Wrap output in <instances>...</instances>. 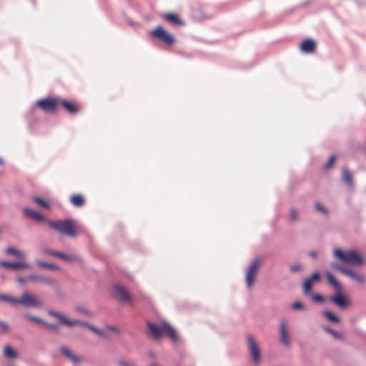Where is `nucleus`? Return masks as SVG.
<instances>
[{
	"label": "nucleus",
	"instance_id": "nucleus-1",
	"mask_svg": "<svg viewBox=\"0 0 366 366\" xmlns=\"http://www.w3.org/2000/svg\"><path fill=\"white\" fill-rule=\"evenodd\" d=\"M46 223L51 229L69 237H76L78 234V226L74 219L48 220Z\"/></svg>",
	"mask_w": 366,
	"mask_h": 366
},
{
	"label": "nucleus",
	"instance_id": "nucleus-2",
	"mask_svg": "<svg viewBox=\"0 0 366 366\" xmlns=\"http://www.w3.org/2000/svg\"><path fill=\"white\" fill-rule=\"evenodd\" d=\"M48 314L50 316L55 317L59 321V322L60 324L66 325L68 327L71 328L75 325H83V326L87 327L92 332L97 334L98 336H99L101 337H105L104 333L101 330H99L94 326H93L87 322H81L78 320H70V319L67 318L66 317L62 315L61 314L54 312V311H52V310L48 311Z\"/></svg>",
	"mask_w": 366,
	"mask_h": 366
},
{
	"label": "nucleus",
	"instance_id": "nucleus-3",
	"mask_svg": "<svg viewBox=\"0 0 366 366\" xmlns=\"http://www.w3.org/2000/svg\"><path fill=\"white\" fill-rule=\"evenodd\" d=\"M148 330L154 338H159L162 335L169 337L172 340L176 341L178 339L176 331L169 324L162 322L161 324H155L149 322L147 324Z\"/></svg>",
	"mask_w": 366,
	"mask_h": 366
},
{
	"label": "nucleus",
	"instance_id": "nucleus-4",
	"mask_svg": "<svg viewBox=\"0 0 366 366\" xmlns=\"http://www.w3.org/2000/svg\"><path fill=\"white\" fill-rule=\"evenodd\" d=\"M334 255L345 263L354 265L364 264V259L362 255L355 250L342 251L337 248L334 250Z\"/></svg>",
	"mask_w": 366,
	"mask_h": 366
},
{
	"label": "nucleus",
	"instance_id": "nucleus-5",
	"mask_svg": "<svg viewBox=\"0 0 366 366\" xmlns=\"http://www.w3.org/2000/svg\"><path fill=\"white\" fill-rule=\"evenodd\" d=\"M59 102L57 98L47 97L39 99L36 105L43 112L55 114L59 107Z\"/></svg>",
	"mask_w": 366,
	"mask_h": 366
},
{
	"label": "nucleus",
	"instance_id": "nucleus-6",
	"mask_svg": "<svg viewBox=\"0 0 366 366\" xmlns=\"http://www.w3.org/2000/svg\"><path fill=\"white\" fill-rule=\"evenodd\" d=\"M40 307L43 305L42 302L36 296L29 292H24L20 298H16V306Z\"/></svg>",
	"mask_w": 366,
	"mask_h": 366
},
{
	"label": "nucleus",
	"instance_id": "nucleus-7",
	"mask_svg": "<svg viewBox=\"0 0 366 366\" xmlns=\"http://www.w3.org/2000/svg\"><path fill=\"white\" fill-rule=\"evenodd\" d=\"M260 264L261 259L259 258L255 259L247 271L245 280L248 289L252 287L254 282Z\"/></svg>",
	"mask_w": 366,
	"mask_h": 366
},
{
	"label": "nucleus",
	"instance_id": "nucleus-8",
	"mask_svg": "<svg viewBox=\"0 0 366 366\" xmlns=\"http://www.w3.org/2000/svg\"><path fill=\"white\" fill-rule=\"evenodd\" d=\"M247 345L252 362L256 365L259 364L261 361L260 350L254 338L250 335L247 336Z\"/></svg>",
	"mask_w": 366,
	"mask_h": 366
},
{
	"label": "nucleus",
	"instance_id": "nucleus-9",
	"mask_svg": "<svg viewBox=\"0 0 366 366\" xmlns=\"http://www.w3.org/2000/svg\"><path fill=\"white\" fill-rule=\"evenodd\" d=\"M150 34L157 38L167 44H172L174 42V38L162 26H157L155 29L150 31Z\"/></svg>",
	"mask_w": 366,
	"mask_h": 366
},
{
	"label": "nucleus",
	"instance_id": "nucleus-10",
	"mask_svg": "<svg viewBox=\"0 0 366 366\" xmlns=\"http://www.w3.org/2000/svg\"><path fill=\"white\" fill-rule=\"evenodd\" d=\"M61 106L64 110L71 115H76L81 110V105L78 102L66 99H60L59 107Z\"/></svg>",
	"mask_w": 366,
	"mask_h": 366
},
{
	"label": "nucleus",
	"instance_id": "nucleus-11",
	"mask_svg": "<svg viewBox=\"0 0 366 366\" xmlns=\"http://www.w3.org/2000/svg\"><path fill=\"white\" fill-rule=\"evenodd\" d=\"M114 291L119 301L127 303L131 302L132 297L124 287L121 285H115Z\"/></svg>",
	"mask_w": 366,
	"mask_h": 366
},
{
	"label": "nucleus",
	"instance_id": "nucleus-12",
	"mask_svg": "<svg viewBox=\"0 0 366 366\" xmlns=\"http://www.w3.org/2000/svg\"><path fill=\"white\" fill-rule=\"evenodd\" d=\"M330 301L340 309H345L350 305L349 300L341 291L337 292L336 295L330 297Z\"/></svg>",
	"mask_w": 366,
	"mask_h": 366
},
{
	"label": "nucleus",
	"instance_id": "nucleus-13",
	"mask_svg": "<svg viewBox=\"0 0 366 366\" xmlns=\"http://www.w3.org/2000/svg\"><path fill=\"white\" fill-rule=\"evenodd\" d=\"M24 214L33 220L41 222H46L48 221V219H46V217L39 213L37 211L33 210L30 208H24L23 210Z\"/></svg>",
	"mask_w": 366,
	"mask_h": 366
},
{
	"label": "nucleus",
	"instance_id": "nucleus-14",
	"mask_svg": "<svg viewBox=\"0 0 366 366\" xmlns=\"http://www.w3.org/2000/svg\"><path fill=\"white\" fill-rule=\"evenodd\" d=\"M60 352L63 355L69 359L74 363H80L83 362L82 357L74 354L72 351L66 347H61Z\"/></svg>",
	"mask_w": 366,
	"mask_h": 366
},
{
	"label": "nucleus",
	"instance_id": "nucleus-15",
	"mask_svg": "<svg viewBox=\"0 0 366 366\" xmlns=\"http://www.w3.org/2000/svg\"><path fill=\"white\" fill-rule=\"evenodd\" d=\"M0 265L4 267L13 269H29L30 267L29 265L24 262H6V261H1Z\"/></svg>",
	"mask_w": 366,
	"mask_h": 366
},
{
	"label": "nucleus",
	"instance_id": "nucleus-16",
	"mask_svg": "<svg viewBox=\"0 0 366 366\" xmlns=\"http://www.w3.org/2000/svg\"><path fill=\"white\" fill-rule=\"evenodd\" d=\"M316 48V43L312 39L304 40L300 44V49L303 53H312Z\"/></svg>",
	"mask_w": 366,
	"mask_h": 366
},
{
	"label": "nucleus",
	"instance_id": "nucleus-17",
	"mask_svg": "<svg viewBox=\"0 0 366 366\" xmlns=\"http://www.w3.org/2000/svg\"><path fill=\"white\" fill-rule=\"evenodd\" d=\"M280 337L282 343L286 346H290L289 335L286 328V324L284 321L280 322Z\"/></svg>",
	"mask_w": 366,
	"mask_h": 366
},
{
	"label": "nucleus",
	"instance_id": "nucleus-18",
	"mask_svg": "<svg viewBox=\"0 0 366 366\" xmlns=\"http://www.w3.org/2000/svg\"><path fill=\"white\" fill-rule=\"evenodd\" d=\"M71 204L77 207H82L85 204L84 198L81 194H73L70 197Z\"/></svg>",
	"mask_w": 366,
	"mask_h": 366
},
{
	"label": "nucleus",
	"instance_id": "nucleus-19",
	"mask_svg": "<svg viewBox=\"0 0 366 366\" xmlns=\"http://www.w3.org/2000/svg\"><path fill=\"white\" fill-rule=\"evenodd\" d=\"M164 19L167 21L174 24V25H183L182 21L176 15L174 14H166L164 15Z\"/></svg>",
	"mask_w": 366,
	"mask_h": 366
},
{
	"label": "nucleus",
	"instance_id": "nucleus-20",
	"mask_svg": "<svg viewBox=\"0 0 366 366\" xmlns=\"http://www.w3.org/2000/svg\"><path fill=\"white\" fill-rule=\"evenodd\" d=\"M345 274L350 277V278L357 281L360 283H364L365 281V277L362 274H357V273L353 272L352 270H350L348 269H347Z\"/></svg>",
	"mask_w": 366,
	"mask_h": 366
},
{
	"label": "nucleus",
	"instance_id": "nucleus-21",
	"mask_svg": "<svg viewBox=\"0 0 366 366\" xmlns=\"http://www.w3.org/2000/svg\"><path fill=\"white\" fill-rule=\"evenodd\" d=\"M48 254H49L52 256H54V257H59L60 259L67 261V262H71L74 259V257L71 256V255H67V254H65L64 253L59 252L49 251V252H48Z\"/></svg>",
	"mask_w": 366,
	"mask_h": 366
},
{
	"label": "nucleus",
	"instance_id": "nucleus-22",
	"mask_svg": "<svg viewBox=\"0 0 366 366\" xmlns=\"http://www.w3.org/2000/svg\"><path fill=\"white\" fill-rule=\"evenodd\" d=\"M342 180L348 185H352V175L347 168L342 169Z\"/></svg>",
	"mask_w": 366,
	"mask_h": 366
},
{
	"label": "nucleus",
	"instance_id": "nucleus-23",
	"mask_svg": "<svg viewBox=\"0 0 366 366\" xmlns=\"http://www.w3.org/2000/svg\"><path fill=\"white\" fill-rule=\"evenodd\" d=\"M327 280L331 285H332L337 292L341 291V285L339 282L332 276L330 272L327 273Z\"/></svg>",
	"mask_w": 366,
	"mask_h": 366
},
{
	"label": "nucleus",
	"instance_id": "nucleus-24",
	"mask_svg": "<svg viewBox=\"0 0 366 366\" xmlns=\"http://www.w3.org/2000/svg\"><path fill=\"white\" fill-rule=\"evenodd\" d=\"M28 280L40 282H43V283H46V284H52L53 283V281L48 277H41V276H38V275H35V274L30 275L28 277Z\"/></svg>",
	"mask_w": 366,
	"mask_h": 366
},
{
	"label": "nucleus",
	"instance_id": "nucleus-25",
	"mask_svg": "<svg viewBox=\"0 0 366 366\" xmlns=\"http://www.w3.org/2000/svg\"><path fill=\"white\" fill-rule=\"evenodd\" d=\"M4 355L10 359H14L17 357V354L10 346H6L4 350Z\"/></svg>",
	"mask_w": 366,
	"mask_h": 366
},
{
	"label": "nucleus",
	"instance_id": "nucleus-26",
	"mask_svg": "<svg viewBox=\"0 0 366 366\" xmlns=\"http://www.w3.org/2000/svg\"><path fill=\"white\" fill-rule=\"evenodd\" d=\"M6 252L9 254L15 255L16 257L20 259H24L25 257L24 254L22 252L13 247L7 248L6 249Z\"/></svg>",
	"mask_w": 366,
	"mask_h": 366
},
{
	"label": "nucleus",
	"instance_id": "nucleus-27",
	"mask_svg": "<svg viewBox=\"0 0 366 366\" xmlns=\"http://www.w3.org/2000/svg\"><path fill=\"white\" fill-rule=\"evenodd\" d=\"M16 298L15 297L6 295L0 294V301L9 302L13 306H16Z\"/></svg>",
	"mask_w": 366,
	"mask_h": 366
},
{
	"label": "nucleus",
	"instance_id": "nucleus-28",
	"mask_svg": "<svg viewBox=\"0 0 366 366\" xmlns=\"http://www.w3.org/2000/svg\"><path fill=\"white\" fill-rule=\"evenodd\" d=\"M323 315L325 317H327L330 321L333 322H339V318L335 314L330 311H324Z\"/></svg>",
	"mask_w": 366,
	"mask_h": 366
},
{
	"label": "nucleus",
	"instance_id": "nucleus-29",
	"mask_svg": "<svg viewBox=\"0 0 366 366\" xmlns=\"http://www.w3.org/2000/svg\"><path fill=\"white\" fill-rule=\"evenodd\" d=\"M312 279H306L303 284V290L305 293L309 294L312 290Z\"/></svg>",
	"mask_w": 366,
	"mask_h": 366
},
{
	"label": "nucleus",
	"instance_id": "nucleus-30",
	"mask_svg": "<svg viewBox=\"0 0 366 366\" xmlns=\"http://www.w3.org/2000/svg\"><path fill=\"white\" fill-rule=\"evenodd\" d=\"M33 200L44 208H46V209L50 208V204L40 197H33Z\"/></svg>",
	"mask_w": 366,
	"mask_h": 366
},
{
	"label": "nucleus",
	"instance_id": "nucleus-31",
	"mask_svg": "<svg viewBox=\"0 0 366 366\" xmlns=\"http://www.w3.org/2000/svg\"><path fill=\"white\" fill-rule=\"evenodd\" d=\"M324 330L330 333V335H332L336 339H342V335L341 333H339L332 329H330V327H324Z\"/></svg>",
	"mask_w": 366,
	"mask_h": 366
},
{
	"label": "nucleus",
	"instance_id": "nucleus-32",
	"mask_svg": "<svg viewBox=\"0 0 366 366\" xmlns=\"http://www.w3.org/2000/svg\"><path fill=\"white\" fill-rule=\"evenodd\" d=\"M331 267L337 270H338L339 272H340L341 273H342L343 274H345L346 271L347 269H346L345 267H342L341 265H340L339 264L337 263H332L331 264Z\"/></svg>",
	"mask_w": 366,
	"mask_h": 366
},
{
	"label": "nucleus",
	"instance_id": "nucleus-33",
	"mask_svg": "<svg viewBox=\"0 0 366 366\" xmlns=\"http://www.w3.org/2000/svg\"><path fill=\"white\" fill-rule=\"evenodd\" d=\"M24 317L28 319V320H32V321H34V322H39V323H41V324H43V322H44V320L40 319L39 317H35V316H32V315H29V314L25 315Z\"/></svg>",
	"mask_w": 366,
	"mask_h": 366
},
{
	"label": "nucleus",
	"instance_id": "nucleus-34",
	"mask_svg": "<svg viewBox=\"0 0 366 366\" xmlns=\"http://www.w3.org/2000/svg\"><path fill=\"white\" fill-rule=\"evenodd\" d=\"M38 264L41 267H44V268H49V269H52L57 268V267L56 265L49 264V263H46L44 262H39Z\"/></svg>",
	"mask_w": 366,
	"mask_h": 366
},
{
	"label": "nucleus",
	"instance_id": "nucleus-35",
	"mask_svg": "<svg viewBox=\"0 0 366 366\" xmlns=\"http://www.w3.org/2000/svg\"><path fill=\"white\" fill-rule=\"evenodd\" d=\"M42 325L49 327V329L52 330L54 332H59V329L57 325L48 323L44 321L43 322Z\"/></svg>",
	"mask_w": 366,
	"mask_h": 366
},
{
	"label": "nucleus",
	"instance_id": "nucleus-36",
	"mask_svg": "<svg viewBox=\"0 0 366 366\" xmlns=\"http://www.w3.org/2000/svg\"><path fill=\"white\" fill-rule=\"evenodd\" d=\"M335 161V155H332L328 162L326 163L325 167L326 169H330V167H332V166L333 165L334 162Z\"/></svg>",
	"mask_w": 366,
	"mask_h": 366
},
{
	"label": "nucleus",
	"instance_id": "nucleus-37",
	"mask_svg": "<svg viewBox=\"0 0 366 366\" xmlns=\"http://www.w3.org/2000/svg\"><path fill=\"white\" fill-rule=\"evenodd\" d=\"M290 219L295 221L297 219V212L294 209H291L289 214Z\"/></svg>",
	"mask_w": 366,
	"mask_h": 366
},
{
	"label": "nucleus",
	"instance_id": "nucleus-38",
	"mask_svg": "<svg viewBox=\"0 0 366 366\" xmlns=\"http://www.w3.org/2000/svg\"><path fill=\"white\" fill-rule=\"evenodd\" d=\"M312 300L315 302H324V298L322 295H312Z\"/></svg>",
	"mask_w": 366,
	"mask_h": 366
},
{
	"label": "nucleus",
	"instance_id": "nucleus-39",
	"mask_svg": "<svg viewBox=\"0 0 366 366\" xmlns=\"http://www.w3.org/2000/svg\"><path fill=\"white\" fill-rule=\"evenodd\" d=\"M292 307L294 310H300V309H302L303 307V305L300 302H295L293 303Z\"/></svg>",
	"mask_w": 366,
	"mask_h": 366
},
{
	"label": "nucleus",
	"instance_id": "nucleus-40",
	"mask_svg": "<svg viewBox=\"0 0 366 366\" xmlns=\"http://www.w3.org/2000/svg\"><path fill=\"white\" fill-rule=\"evenodd\" d=\"M0 326L4 332H9V325L6 322L0 321Z\"/></svg>",
	"mask_w": 366,
	"mask_h": 366
},
{
	"label": "nucleus",
	"instance_id": "nucleus-41",
	"mask_svg": "<svg viewBox=\"0 0 366 366\" xmlns=\"http://www.w3.org/2000/svg\"><path fill=\"white\" fill-rule=\"evenodd\" d=\"M301 266L300 264H295L290 267V271L292 272H296L300 270Z\"/></svg>",
	"mask_w": 366,
	"mask_h": 366
},
{
	"label": "nucleus",
	"instance_id": "nucleus-42",
	"mask_svg": "<svg viewBox=\"0 0 366 366\" xmlns=\"http://www.w3.org/2000/svg\"><path fill=\"white\" fill-rule=\"evenodd\" d=\"M310 279H312V282L318 281L320 279L319 273L317 272H314Z\"/></svg>",
	"mask_w": 366,
	"mask_h": 366
},
{
	"label": "nucleus",
	"instance_id": "nucleus-43",
	"mask_svg": "<svg viewBox=\"0 0 366 366\" xmlns=\"http://www.w3.org/2000/svg\"><path fill=\"white\" fill-rule=\"evenodd\" d=\"M119 364V366H134L133 363L127 362L125 361H120Z\"/></svg>",
	"mask_w": 366,
	"mask_h": 366
},
{
	"label": "nucleus",
	"instance_id": "nucleus-44",
	"mask_svg": "<svg viewBox=\"0 0 366 366\" xmlns=\"http://www.w3.org/2000/svg\"><path fill=\"white\" fill-rule=\"evenodd\" d=\"M316 209L320 212H326V209L320 204H316Z\"/></svg>",
	"mask_w": 366,
	"mask_h": 366
},
{
	"label": "nucleus",
	"instance_id": "nucleus-45",
	"mask_svg": "<svg viewBox=\"0 0 366 366\" xmlns=\"http://www.w3.org/2000/svg\"><path fill=\"white\" fill-rule=\"evenodd\" d=\"M107 329L114 332H119V329L117 327H112V326H108L107 327Z\"/></svg>",
	"mask_w": 366,
	"mask_h": 366
},
{
	"label": "nucleus",
	"instance_id": "nucleus-46",
	"mask_svg": "<svg viewBox=\"0 0 366 366\" xmlns=\"http://www.w3.org/2000/svg\"><path fill=\"white\" fill-rule=\"evenodd\" d=\"M17 281H18V282H19L21 284H24L26 282V280L23 277H19L17 279Z\"/></svg>",
	"mask_w": 366,
	"mask_h": 366
},
{
	"label": "nucleus",
	"instance_id": "nucleus-47",
	"mask_svg": "<svg viewBox=\"0 0 366 366\" xmlns=\"http://www.w3.org/2000/svg\"><path fill=\"white\" fill-rule=\"evenodd\" d=\"M77 310L81 312L85 313V314L88 313L87 311H86L85 310L81 309V308H78Z\"/></svg>",
	"mask_w": 366,
	"mask_h": 366
},
{
	"label": "nucleus",
	"instance_id": "nucleus-48",
	"mask_svg": "<svg viewBox=\"0 0 366 366\" xmlns=\"http://www.w3.org/2000/svg\"><path fill=\"white\" fill-rule=\"evenodd\" d=\"M311 256H312V257H315L316 254H315V253L312 252V253H311Z\"/></svg>",
	"mask_w": 366,
	"mask_h": 366
},
{
	"label": "nucleus",
	"instance_id": "nucleus-49",
	"mask_svg": "<svg viewBox=\"0 0 366 366\" xmlns=\"http://www.w3.org/2000/svg\"><path fill=\"white\" fill-rule=\"evenodd\" d=\"M3 164V159L1 158H0V164Z\"/></svg>",
	"mask_w": 366,
	"mask_h": 366
},
{
	"label": "nucleus",
	"instance_id": "nucleus-50",
	"mask_svg": "<svg viewBox=\"0 0 366 366\" xmlns=\"http://www.w3.org/2000/svg\"><path fill=\"white\" fill-rule=\"evenodd\" d=\"M151 366H156V365H151Z\"/></svg>",
	"mask_w": 366,
	"mask_h": 366
}]
</instances>
